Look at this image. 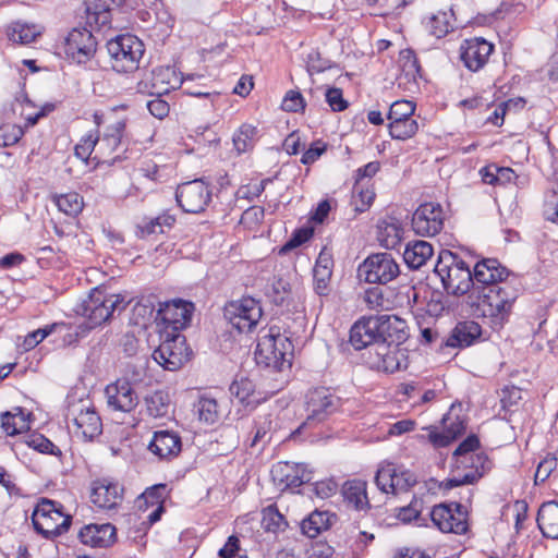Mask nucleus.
<instances>
[{"label": "nucleus", "mask_w": 558, "mask_h": 558, "mask_svg": "<svg viewBox=\"0 0 558 558\" xmlns=\"http://www.w3.org/2000/svg\"><path fill=\"white\" fill-rule=\"evenodd\" d=\"M257 129L251 124H243L233 136V144L239 153H245L253 147Z\"/></svg>", "instance_id": "obj_47"}, {"label": "nucleus", "mask_w": 558, "mask_h": 558, "mask_svg": "<svg viewBox=\"0 0 558 558\" xmlns=\"http://www.w3.org/2000/svg\"><path fill=\"white\" fill-rule=\"evenodd\" d=\"M288 522L279 512L276 505H270L262 511V527L266 532L278 533L287 529Z\"/></svg>", "instance_id": "obj_42"}, {"label": "nucleus", "mask_w": 558, "mask_h": 558, "mask_svg": "<svg viewBox=\"0 0 558 558\" xmlns=\"http://www.w3.org/2000/svg\"><path fill=\"white\" fill-rule=\"evenodd\" d=\"M169 490L167 484H156L145 489V492L138 497V507L142 509L145 507H155L163 505L168 497Z\"/></svg>", "instance_id": "obj_44"}, {"label": "nucleus", "mask_w": 558, "mask_h": 558, "mask_svg": "<svg viewBox=\"0 0 558 558\" xmlns=\"http://www.w3.org/2000/svg\"><path fill=\"white\" fill-rule=\"evenodd\" d=\"M130 301L121 294H106L99 289H94L86 300L76 305L75 312L86 318V328L94 329L116 313L123 312Z\"/></svg>", "instance_id": "obj_3"}, {"label": "nucleus", "mask_w": 558, "mask_h": 558, "mask_svg": "<svg viewBox=\"0 0 558 558\" xmlns=\"http://www.w3.org/2000/svg\"><path fill=\"white\" fill-rule=\"evenodd\" d=\"M97 145L99 158H106L101 161L102 163L113 166L114 163L123 160L121 154H116L113 157L109 158L112 154L120 150L122 146V140L113 138L112 136H101L99 134V141Z\"/></svg>", "instance_id": "obj_40"}, {"label": "nucleus", "mask_w": 558, "mask_h": 558, "mask_svg": "<svg viewBox=\"0 0 558 558\" xmlns=\"http://www.w3.org/2000/svg\"><path fill=\"white\" fill-rule=\"evenodd\" d=\"M160 344L153 352V359L167 371H178L191 360L192 349L181 332L160 331Z\"/></svg>", "instance_id": "obj_8"}, {"label": "nucleus", "mask_w": 558, "mask_h": 558, "mask_svg": "<svg viewBox=\"0 0 558 558\" xmlns=\"http://www.w3.org/2000/svg\"><path fill=\"white\" fill-rule=\"evenodd\" d=\"M60 326H63V324H51V325H47L45 326L44 328H38L37 330H34L32 332H29L25 339H24V349L25 350H32L34 349L36 345H38L45 338H47L49 335L52 333V331L60 327Z\"/></svg>", "instance_id": "obj_58"}, {"label": "nucleus", "mask_w": 558, "mask_h": 558, "mask_svg": "<svg viewBox=\"0 0 558 558\" xmlns=\"http://www.w3.org/2000/svg\"><path fill=\"white\" fill-rule=\"evenodd\" d=\"M429 517L434 525L444 533L464 534L468 531V513L459 502L436 505Z\"/></svg>", "instance_id": "obj_14"}, {"label": "nucleus", "mask_w": 558, "mask_h": 558, "mask_svg": "<svg viewBox=\"0 0 558 558\" xmlns=\"http://www.w3.org/2000/svg\"><path fill=\"white\" fill-rule=\"evenodd\" d=\"M403 228L399 219L389 217L381 219L377 223V240L380 245L392 250L396 248L402 240Z\"/></svg>", "instance_id": "obj_30"}, {"label": "nucleus", "mask_w": 558, "mask_h": 558, "mask_svg": "<svg viewBox=\"0 0 558 558\" xmlns=\"http://www.w3.org/2000/svg\"><path fill=\"white\" fill-rule=\"evenodd\" d=\"M325 98L326 102L335 112H341L349 106L348 101L343 98L342 89L337 87L327 88Z\"/></svg>", "instance_id": "obj_62"}, {"label": "nucleus", "mask_w": 558, "mask_h": 558, "mask_svg": "<svg viewBox=\"0 0 558 558\" xmlns=\"http://www.w3.org/2000/svg\"><path fill=\"white\" fill-rule=\"evenodd\" d=\"M82 544L94 548H107L117 541V529L111 523L84 525L77 535Z\"/></svg>", "instance_id": "obj_24"}, {"label": "nucleus", "mask_w": 558, "mask_h": 558, "mask_svg": "<svg viewBox=\"0 0 558 558\" xmlns=\"http://www.w3.org/2000/svg\"><path fill=\"white\" fill-rule=\"evenodd\" d=\"M395 474L396 468L392 464H387L377 470L375 483L380 492L385 494H392Z\"/></svg>", "instance_id": "obj_55"}, {"label": "nucleus", "mask_w": 558, "mask_h": 558, "mask_svg": "<svg viewBox=\"0 0 558 558\" xmlns=\"http://www.w3.org/2000/svg\"><path fill=\"white\" fill-rule=\"evenodd\" d=\"M453 9L451 5H446L445 8L439 9L436 13H433L428 23L432 34L437 38L446 36L451 29H453V25L451 23Z\"/></svg>", "instance_id": "obj_39"}, {"label": "nucleus", "mask_w": 558, "mask_h": 558, "mask_svg": "<svg viewBox=\"0 0 558 558\" xmlns=\"http://www.w3.org/2000/svg\"><path fill=\"white\" fill-rule=\"evenodd\" d=\"M313 236V230L311 228L296 229L290 239L282 245L279 253L286 254L302 244L306 243Z\"/></svg>", "instance_id": "obj_57"}, {"label": "nucleus", "mask_w": 558, "mask_h": 558, "mask_svg": "<svg viewBox=\"0 0 558 558\" xmlns=\"http://www.w3.org/2000/svg\"><path fill=\"white\" fill-rule=\"evenodd\" d=\"M262 314L259 302L251 296L231 301L223 308V317L239 332L251 331L259 322Z\"/></svg>", "instance_id": "obj_11"}, {"label": "nucleus", "mask_w": 558, "mask_h": 558, "mask_svg": "<svg viewBox=\"0 0 558 558\" xmlns=\"http://www.w3.org/2000/svg\"><path fill=\"white\" fill-rule=\"evenodd\" d=\"M481 446L480 439L475 434L469 435L464 440H462L456 450L452 453V458L457 466L464 465L469 466V461H474V456H469L477 450Z\"/></svg>", "instance_id": "obj_41"}, {"label": "nucleus", "mask_w": 558, "mask_h": 558, "mask_svg": "<svg viewBox=\"0 0 558 558\" xmlns=\"http://www.w3.org/2000/svg\"><path fill=\"white\" fill-rule=\"evenodd\" d=\"M557 468V459L554 456L548 454L545 459H543L536 469L534 475L535 485L544 483L553 473V471Z\"/></svg>", "instance_id": "obj_61"}, {"label": "nucleus", "mask_w": 558, "mask_h": 558, "mask_svg": "<svg viewBox=\"0 0 558 558\" xmlns=\"http://www.w3.org/2000/svg\"><path fill=\"white\" fill-rule=\"evenodd\" d=\"M444 430H430L428 434L429 441L437 448L449 446L452 441L457 440L466 430V421L460 416H452L451 411L447 413L441 420Z\"/></svg>", "instance_id": "obj_25"}, {"label": "nucleus", "mask_w": 558, "mask_h": 558, "mask_svg": "<svg viewBox=\"0 0 558 558\" xmlns=\"http://www.w3.org/2000/svg\"><path fill=\"white\" fill-rule=\"evenodd\" d=\"M155 303L150 298H142L132 308L131 322L136 326H146L156 316Z\"/></svg>", "instance_id": "obj_43"}, {"label": "nucleus", "mask_w": 558, "mask_h": 558, "mask_svg": "<svg viewBox=\"0 0 558 558\" xmlns=\"http://www.w3.org/2000/svg\"><path fill=\"white\" fill-rule=\"evenodd\" d=\"M522 400V389L517 386H505L500 393L501 408L505 411H512Z\"/></svg>", "instance_id": "obj_59"}, {"label": "nucleus", "mask_w": 558, "mask_h": 558, "mask_svg": "<svg viewBox=\"0 0 558 558\" xmlns=\"http://www.w3.org/2000/svg\"><path fill=\"white\" fill-rule=\"evenodd\" d=\"M105 391L108 405L116 411L129 413L138 404V396L132 384L125 378H120L116 383L108 385Z\"/></svg>", "instance_id": "obj_21"}, {"label": "nucleus", "mask_w": 558, "mask_h": 558, "mask_svg": "<svg viewBox=\"0 0 558 558\" xmlns=\"http://www.w3.org/2000/svg\"><path fill=\"white\" fill-rule=\"evenodd\" d=\"M399 274V265L389 253L372 254L357 268V277L373 284H386Z\"/></svg>", "instance_id": "obj_10"}, {"label": "nucleus", "mask_w": 558, "mask_h": 558, "mask_svg": "<svg viewBox=\"0 0 558 558\" xmlns=\"http://www.w3.org/2000/svg\"><path fill=\"white\" fill-rule=\"evenodd\" d=\"M433 254L434 248L430 243L417 240L407 244L403 260L411 269H420L432 258Z\"/></svg>", "instance_id": "obj_32"}, {"label": "nucleus", "mask_w": 558, "mask_h": 558, "mask_svg": "<svg viewBox=\"0 0 558 558\" xmlns=\"http://www.w3.org/2000/svg\"><path fill=\"white\" fill-rule=\"evenodd\" d=\"M389 134L393 140L405 141L414 136L418 130V123L415 119H405L401 121L389 122Z\"/></svg>", "instance_id": "obj_46"}, {"label": "nucleus", "mask_w": 558, "mask_h": 558, "mask_svg": "<svg viewBox=\"0 0 558 558\" xmlns=\"http://www.w3.org/2000/svg\"><path fill=\"white\" fill-rule=\"evenodd\" d=\"M536 522L544 537L558 539V504L544 502L538 509Z\"/></svg>", "instance_id": "obj_31"}, {"label": "nucleus", "mask_w": 558, "mask_h": 558, "mask_svg": "<svg viewBox=\"0 0 558 558\" xmlns=\"http://www.w3.org/2000/svg\"><path fill=\"white\" fill-rule=\"evenodd\" d=\"M306 70L310 75L314 73H323L327 70L332 69L336 63L330 59L324 58L322 52L317 49H313L307 53L305 58Z\"/></svg>", "instance_id": "obj_49"}, {"label": "nucleus", "mask_w": 558, "mask_h": 558, "mask_svg": "<svg viewBox=\"0 0 558 558\" xmlns=\"http://www.w3.org/2000/svg\"><path fill=\"white\" fill-rule=\"evenodd\" d=\"M112 69L118 73H132L140 68L145 47L134 35H120L107 43Z\"/></svg>", "instance_id": "obj_7"}, {"label": "nucleus", "mask_w": 558, "mask_h": 558, "mask_svg": "<svg viewBox=\"0 0 558 558\" xmlns=\"http://www.w3.org/2000/svg\"><path fill=\"white\" fill-rule=\"evenodd\" d=\"M90 499L99 508L113 509L123 499V487L110 478H99L93 483Z\"/></svg>", "instance_id": "obj_23"}, {"label": "nucleus", "mask_w": 558, "mask_h": 558, "mask_svg": "<svg viewBox=\"0 0 558 558\" xmlns=\"http://www.w3.org/2000/svg\"><path fill=\"white\" fill-rule=\"evenodd\" d=\"M75 426L73 433L84 441H90L102 433V423L96 410L83 403L73 404L66 415Z\"/></svg>", "instance_id": "obj_16"}, {"label": "nucleus", "mask_w": 558, "mask_h": 558, "mask_svg": "<svg viewBox=\"0 0 558 558\" xmlns=\"http://www.w3.org/2000/svg\"><path fill=\"white\" fill-rule=\"evenodd\" d=\"M342 405L341 398L330 388L316 387L305 395V421L293 432V436L328 421Z\"/></svg>", "instance_id": "obj_4"}, {"label": "nucleus", "mask_w": 558, "mask_h": 558, "mask_svg": "<svg viewBox=\"0 0 558 558\" xmlns=\"http://www.w3.org/2000/svg\"><path fill=\"white\" fill-rule=\"evenodd\" d=\"M25 444L40 453L61 456V450L43 434H32L26 437Z\"/></svg>", "instance_id": "obj_51"}, {"label": "nucleus", "mask_w": 558, "mask_h": 558, "mask_svg": "<svg viewBox=\"0 0 558 558\" xmlns=\"http://www.w3.org/2000/svg\"><path fill=\"white\" fill-rule=\"evenodd\" d=\"M53 198L59 210L68 216L78 215L84 206L83 197L76 192L56 195Z\"/></svg>", "instance_id": "obj_45"}, {"label": "nucleus", "mask_w": 558, "mask_h": 558, "mask_svg": "<svg viewBox=\"0 0 558 558\" xmlns=\"http://www.w3.org/2000/svg\"><path fill=\"white\" fill-rule=\"evenodd\" d=\"M417 483L415 474L409 470H399L396 468V474L393 478V492L392 495L408 492Z\"/></svg>", "instance_id": "obj_56"}, {"label": "nucleus", "mask_w": 558, "mask_h": 558, "mask_svg": "<svg viewBox=\"0 0 558 558\" xmlns=\"http://www.w3.org/2000/svg\"><path fill=\"white\" fill-rule=\"evenodd\" d=\"M270 473L272 481L281 490L298 488L313 478L312 472L300 463L278 462Z\"/></svg>", "instance_id": "obj_19"}, {"label": "nucleus", "mask_w": 558, "mask_h": 558, "mask_svg": "<svg viewBox=\"0 0 558 558\" xmlns=\"http://www.w3.org/2000/svg\"><path fill=\"white\" fill-rule=\"evenodd\" d=\"M194 310L192 302L181 299L160 303L155 316L159 332H181L191 324Z\"/></svg>", "instance_id": "obj_9"}, {"label": "nucleus", "mask_w": 558, "mask_h": 558, "mask_svg": "<svg viewBox=\"0 0 558 558\" xmlns=\"http://www.w3.org/2000/svg\"><path fill=\"white\" fill-rule=\"evenodd\" d=\"M123 0H84V20L86 26L92 29L110 27L112 10L114 7H122Z\"/></svg>", "instance_id": "obj_20"}, {"label": "nucleus", "mask_w": 558, "mask_h": 558, "mask_svg": "<svg viewBox=\"0 0 558 558\" xmlns=\"http://www.w3.org/2000/svg\"><path fill=\"white\" fill-rule=\"evenodd\" d=\"M281 108L284 111L299 112L304 110L305 100L300 92L289 90L282 100Z\"/></svg>", "instance_id": "obj_63"}, {"label": "nucleus", "mask_w": 558, "mask_h": 558, "mask_svg": "<svg viewBox=\"0 0 558 558\" xmlns=\"http://www.w3.org/2000/svg\"><path fill=\"white\" fill-rule=\"evenodd\" d=\"M482 335V327L474 320L459 322L442 342L445 347L464 349L475 343Z\"/></svg>", "instance_id": "obj_27"}, {"label": "nucleus", "mask_w": 558, "mask_h": 558, "mask_svg": "<svg viewBox=\"0 0 558 558\" xmlns=\"http://www.w3.org/2000/svg\"><path fill=\"white\" fill-rule=\"evenodd\" d=\"M146 410L154 418L166 417L170 411V397L163 390H157L145 397Z\"/></svg>", "instance_id": "obj_38"}, {"label": "nucleus", "mask_w": 558, "mask_h": 558, "mask_svg": "<svg viewBox=\"0 0 558 558\" xmlns=\"http://www.w3.org/2000/svg\"><path fill=\"white\" fill-rule=\"evenodd\" d=\"M510 270L496 258H483L475 264V288L468 296L472 314L488 318L498 330L509 320L519 290L508 279Z\"/></svg>", "instance_id": "obj_1"}, {"label": "nucleus", "mask_w": 558, "mask_h": 558, "mask_svg": "<svg viewBox=\"0 0 558 558\" xmlns=\"http://www.w3.org/2000/svg\"><path fill=\"white\" fill-rule=\"evenodd\" d=\"M434 272L439 277L447 294L460 296L471 293L475 288V266L471 270L458 253L449 250L439 252Z\"/></svg>", "instance_id": "obj_2"}, {"label": "nucleus", "mask_w": 558, "mask_h": 558, "mask_svg": "<svg viewBox=\"0 0 558 558\" xmlns=\"http://www.w3.org/2000/svg\"><path fill=\"white\" fill-rule=\"evenodd\" d=\"M475 461L471 462V471L466 472L461 477H452L444 481L441 487L446 490L452 489L461 485H470L476 483L483 475L485 463H488V458L483 453L475 454Z\"/></svg>", "instance_id": "obj_35"}, {"label": "nucleus", "mask_w": 558, "mask_h": 558, "mask_svg": "<svg viewBox=\"0 0 558 558\" xmlns=\"http://www.w3.org/2000/svg\"><path fill=\"white\" fill-rule=\"evenodd\" d=\"M445 211L439 203L421 204L412 215V230L421 236H434L441 232L445 225Z\"/></svg>", "instance_id": "obj_15"}, {"label": "nucleus", "mask_w": 558, "mask_h": 558, "mask_svg": "<svg viewBox=\"0 0 558 558\" xmlns=\"http://www.w3.org/2000/svg\"><path fill=\"white\" fill-rule=\"evenodd\" d=\"M368 353L371 356L367 363L371 368L385 373H395L408 367L407 350L398 345H389L387 342L379 343L374 350V356L372 351H368Z\"/></svg>", "instance_id": "obj_18"}, {"label": "nucleus", "mask_w": 558, "mask_h": 558, "mask_svg": "<svg viewBox=\"0 0 558 558\" xmlns=\"http://www.w3.org/2000/svg\"><path fill=\"white\" fill-rule=\"evenodd\" d=\"M381 318V343L400 347L409 338V327L404 319L395 315H380Z\"/></svg>", "instance_id": "obj_28"}, {"label": "nucleus", "mask_w": 558, "mask_h": 558, "mask_svg": "<svg viewBox=\"0 0 558 558\" xmlns=\"http://www.w3.org/2000/svg\"><path fill=\"white\" fill-rule=\"evenodd\" d=\"M98 130H96L95 132H89L88 134L84 135L74 147L75 156L86 162L90 157L93 150L96 147L98 148Z\"/></svg>", "instance_id": "obj_50"}, {"label": "nucleus", "mask_w": 558, "mask_h": 558, "mask_svg": "<svg viewBox=\"0 0 558 558\" xmlns=\"http://www.w3.org/2000/svg\"><path fill=\"white\" fill-rule=\"evenodd\" d=\"M196 408L201 421L208 424L218 421V403L215 399L203 397L198 400Z\"/></svg>", "instance_id": "obj_54"}, {"label": "nucleus", "mask_w": 558, "mask_h": 558, "mask_svg": "<svg viewBox=\"0 0 558 558\" xmlns=\"http://www.w3.org/2000/svg\"><path fill=\"white\" fill-rule=\"evenodd\" d=\"M148 449L160 460H170L181 452V437L172 430H157L154 433Z\"/></svg>", "instance_id": "obj_26"}, {"label": "nucleus", "mask_w": 558, "mask_h": 558, "mask_svg": "<svg viewBox=\"0 0 558 558\" xmlns=\"http://www.w3.org/2000/svg\"><path fill=\"white\" fill-rule=\"evenodd\" d=\"M229 391L245 405H255L259 402V399L255 397V384L247 376L236 375Z\"/></svg>", "instance_id": "obj_37"}, {"label": "nucleus", "mask_w": 558, "mask_h": 558, "mask_svg": "<svg viewBox=\"0 0 558 558\" xmlns=\"http://www.w3.org/2000/svg\"><path fill=\"white\" fill-rule=\"evenodd\" d=\"M399 64L408 77L415 78L420 74L421 66L416 53L412 49H403L399 54Z\"/></svg>", "instance_id": "obj_53"}, {"label": "nucleus", "mask_w": 558, "mask_h": 558, "mask_svg": "<svg viewBox=\"0 0 558 558\" xmlns=\"http://www.w3.org/2000/svg\"><path fill=\"white\" fill-rule=\"evenodd\" d=\"M415 111L414 102L410 100H397L390 105L387 119L390 122L401 121L405 119H414L413 114Z\"/></svg>", "instance_id": "obj_52"}, {"label": "nucleus", "mask_w": 558, "mask_h": 558, "mask_svg": "<svg viewBox=\"0 0 558 558\" xmlns=\"http://www.w3.org/2000/svg\"><path fill=\"white\" fill-rule=\"evenodd\" d=\"M493 50V44L482 37H474L463 41L460 58L470 71L476 72L486 64Z\"/></svg>", "instance_id": "obj_22"}, {"label": "nucleus", "mask_w": 558, "mask_h": 558, "mask_svg": "<svg viewBox=\"0 0 558 558\" xmlns=\"http://www.w3.org/2000/svg\"><path fill=\"white\" fill-rule=\"evenodd\" d=\"M175 199L184 213L199 214L211 201V191L203 179H196L180 184L175 191Z\"/></svg>", "instance_id": "obj_13"}, {"label": "nucleus", "mask_w": 558, "mask_h": 558, "mask_svg": "<svg viewBox=\"0 0 558 558\" xmlns=\"http://www.w3.org/2000/svg\"><path fill=\"white\" fill-rule=\"evenodd\" d=\"M266 295L272 304L287 311H290L294 301L291 284L283 278H275L267 288Z\"/></svg>", "instance_id": "obj_36"}, {"label": "nucleus", "mask_w": 558, "mask_h": 558, "mask_svg": "<svg viewBox=\"0 0 558 558\" xmlns=\"http://www.w3.org/2000/svg\"><path fill=\"white\" fill-rule=\"evenodd\" d=\"M29 416L31 413H25L20 407L14 408L13 411L2 412L0 415L1 427L8 436L25 433L31 428Z\"/></svg>", "instance_id": "obj_33"}, {"label": "nucleus", "mask_w": 558, "mask_h": 558, "mask_svg": "<svg viewBox=\"0 0 558 558\" xmlns=\"http://www.w3.org/2000/svg\"><path fill=\"white\" fill-rule=\"evenodd\" d=\"M544 215L547 220L558 222V192L551 191L546 195Z\"/></svg>", "instance_id": "obj_64"}, {"label": "nucleus", "mask_w": 558, "mask_h": 558, "mask_svg": "<svg viewBox=\"0 0 558 558\" xmlns=\"http://www.w3.org/2000/svg\"><path fill=\"white\" fill-rule=\"evenodd\" d=\"M32 522L37 534L53 541L69 531L72 515L63 512V505L60 502L43 498L33 511Z\"/></svg>", "instance_id": "obj_5"}, {"label": "nucleus", "mask_w": 558, "mask_h": 558, "mask_svg": "<svg viewBox=\"0 0 558 558\" xmlns=\"http://www.w3.org/2000/svg\"><path fill=\"white\" fill-rule=\"evenodd\" d=\"M367 484L362 480L347 481L342 486V496L348 507L357 511H366L371 508L367 497Z\"/></svg>", "instance_id": "obj_29"}, {"label": "nucleus", "mask_w": 558, "mask_h": 558, "mask_svg": "<svg viewBox=\"0 0 558 558\" xmlns=\"http://www.w3.org/2000/svg\"><path fill=\"white\" fill-rule=\"evenodd\" d=\"M336 515L328 511L314 510L301 522V531L310 538H314L323 531L328 530Z\"/></svg>", "instance_id": "obj_34"}, {"label": "nucleus", "mask_w": 558, "mask_h": 558, "mask_svg": "<svg viewBox=\"0 0 558 558\" xmlns=\"http://www.w3.org/2000/svg\"><path fill=\"white\" fill-rule=\"evenodd\" d=\"M40 35V31L35 25L15 23L10 39L19 44H31Z\"/></svg>", "instance_id": "obj_48"}, {"label": "nucleus", "mask_w": 558, "mask_h": 558, "mask_svg": "<svg viewBox=\"0 0 558 558\" xmlns=\"http://www.w3.org/2000/svg\"><path fill=\"white\" fill-rule=\"evenodd\" d=\"M293 352V344L289 337L280 332V327L270 326L267 332L259 337L255 359L258 364L281 371L283 364L288 362Z\"/></svg>", "instance_id": "obj_6"}, {"label": "nucleus", "mask_w": 558, "mask_h": 558, "mask_svg": "<svg viewBox=\"0 0 558 558\" xmlns=\"http://www.w3.org/2000/svg\"><path fill=\"white\" fill-rule=\"evenodd\" d=\"M332 276V269L314 268V289L318 295H327L329 292V283Z\"/></svg>", "instance_id": "obj_60"}, {"label": "nucleus", "mask_w": 558, "mask_h": 558, "mask_svg": "<svg viewBox=\"0 0 558 558\" xmlns=\"http://www.w3.org/2000/svg\"><path fill=\"white\" fill-rule=\"evenodd\" d=\"M92 27H74L65 37L64 53L66 58L77 64H85L96 53L97 40Z\"/></svg>", "instance_id": "obj_12"}, {"label": "nucleus", "mask_w": 558, "mask_h": 558, "mask_svg": "<svg viewBox=\"0 0 558 558\" xmlns=\"http://www.w3.org/2000/svg\"><path fill=\"white\" fill-rule=\"evenodd\" d=\"M380 315L363 316L350 329V343L355 350H375L381 343Z\"/></svg>", "instance_id": "obj_17"}]
</instances>
